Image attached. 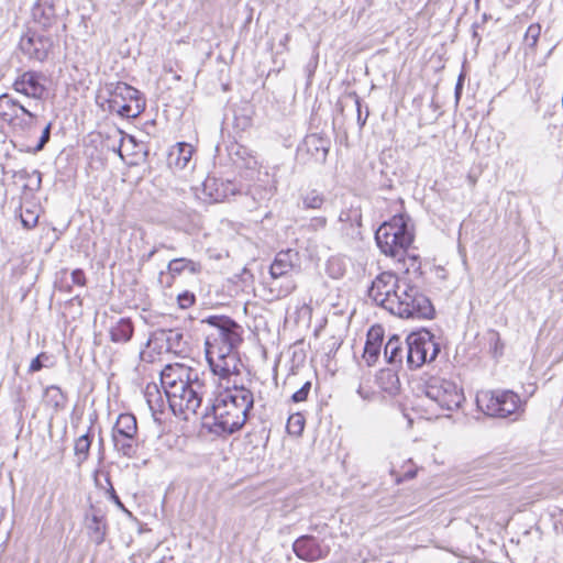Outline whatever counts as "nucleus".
I'll return each instance as SVG.
<instances>
[{
  "label": "nucleus",
  "mask_w": 563,
  "mask_h": 563,
  "mask_svg": "<svg viewBox=\"0 0 563 563\" xmlns=\"http://www.w3.org/2000/svg\"><path fill=\"white\" fill-rule=\"evenodd\" d=\"M210 327L206 336V357L214 375L229 378L240 372L235 350L242 343L243 328L228 316H209L201 320Z\"/></svg>",
  "instance_id": "obj_1"
},
{
  "label": "nucleus",
  "mask_w": 563,
  "mask_h": 563,
  "mask_svg": "<svg viewBox=\"0 0 563 563\" xmlns=\"http://www.w3.org/2000/svg\"><path fill=\"white\" fill-rule=\"evenodd\" d=\"M169 408L175 416L189 420L197 413L208 393V387L197 369L183 364H168L161 372Z\"/></svg>",
  "instance_id": "obj_2"
},
{
  "label": "nucleus",
  "mask_w": 563,
  "mask_h": 563,
  "mask_svg": "<svg viewBox=\"0 0 563 563\" xmlns=\"http://www.w3.org/2000/svg\"><path fill=\"white\" fill-rule=\"evenodd\" d=\"M253 405V393L234 384L216 396L202 416L203 426L217 435L232 434L245 424Z\"/></svg>",
  "instance_id": "obj_3"
},
{
  "label": "nucleus",
  "mask_w": 563,
  "mask_h": 563,
  "mask_svg": "<svg viewBox=\"0 0 563 563\" xmlns=\"http://www.w3.org/2000/svg\"><path fill=\"white\" fill-rule=\"evenodd\" d=\"M464 400L463 390L452 380L442 377H431L424 386V397L421 405L431 410L428 419L439 417L440 411H453L460 408Z\"/></svg>",
  "instance_id": "obj_4"
},
{
  "label": "nucleus",
  "mask_w": 563,
  "mask_h": 563,
  "mask_svg": "<svg viewBox=\"0 0 563 563\" xmlns=\"http://www.w3.org/2000/svg\"><path fill=\"white\" fill-rule=\"evenodd\" d=\"M375 240L384 254L400 262L412 243L413 235L408 229L405 217L395 216L377 229Z\"/></svg>",
  "instance_id": "obj_5"
},
{
  "label": "nucleus",
  "mask_w": 563,
  "mask_h": 563,
  "mask_svg": "<svg viewBox=\"0 0 563 563\" xmlns=\"http://www.w3.org/2000/svg\"><path fill=\"white\" fill-rule=\"evenodd\" d=\"M434 309L427 296L417 286L411 285L406 278L400 282L398 298L393 314L400 318L430 319Z\"/></svg>",
  "instance_id": "obj_6"
},
{
  "label": "nucleus",
  "mask_w": 563,
  "mask_h": 563,
  "mask_svg": "<svg viewBox=\"0 0 563 563\" xmlns=\"http://www.w3.org/2000/svg\"><path fill=\"white\" fill-rule=\"evenodd\" d=\"M109 93V109L119 115L128 119L139 117L145 109V102L141 92L122 81L110 82L106 85Z\"/></svg>",
  "instance_id": "obj_7"
},
{
  "label": "nucleus",
  "mask_w": 563,
  "mask_h": 563,
  "mask_svg": "<svg viewBox=\"0 0 563 563\" xmlns=\"http://www.w3.org/2000/svg\"><path fill=\"white\" fill-rule=\"evenodd\" d=\"M111 440L115 452L126 459L137 456L140 441L136 418L132 413L119 415L112 428Z\"/></svg>",
  "instance_id": "obj_8"
},
{
  "label": "nucleus",
  "mask_w": 563,
  "mask_h": 563,
  "mask_svg": "<svg viewBox=\"0 0 563 563\" xmlns=\"http://www.w3.org/2000/svg\"><path fill=\"white\" fill-rule=\"evenodd\" d=\"M440 352V345L429 331L411 333L406 340V363L408 368L416 369L424 363L433 361Z\"/></svg>",
  "instance_id": "obj_9"
},
{
  "label": "nucleus",
  "mask_w": 563,
  "mask_h": 563,
  "mask_svg": "<svg viewBox=\"0 0 563 563\" xmlns=\"http://www.w3.org/2000/svg\"><path fill=\"white\" fill-rule=\"evenodd\" d=\"M477 406L485 415L506 418L520 408V397L511 390L485 391L477 395Z\"/></svg>",
  "instance_id": "obj_10"
},
{
  "label": "nucleus",
  "mask_w": 563,
  "mask_h": 563,
  "mask_svg": "<svg viewBox=\"0 0 563 563\" xmlns=\"http://www.w3.org/2000/svg\"><path fill=\"white\" fill-rule=\"evenodd\" d=\"M404 278H398L390 272L380 273L372 282L368 289V297L377 305L393 313L394 307L398 298L400 282Z\"/></svg>",
  "instance_id": "obj_11"
},
{
  "label": "nucleus",
  "mask_w": 563,
  "mask_h": 563,
  "mask_svg": "<svg viewBox=\"0 0 563 563\" xmlns=\"http://www.w3.org/2000/svg\"><path fill=\"white\" fill-rule=\"evenodd\" d=\"M19 47L29 59L43 62L53 47V40L49 35L29 30L21 36Z\"/></svg>",
  "instance_id": "obj_12"
},
{
  "label": "nucleus",
  "mask_w": 563,
  "mask_h": 563,
  "mask_svg": "<svg viewBox=\"0 0 563 563\" xmlns=\"http://www.w3.org/2000/svg\"><path fill=\"white\" fill-rule=\"evenodd\" d=\"M292 550L297 558L307 562L324 559L330 553V547L313 536H301L296 539Z\"/></svg>",
  "instance_id": "obj_13"
},
{
  "label": "nucleus",
  "mask_w": 563,
  "mask_h": 563,
  "mask_svg": "<svg viewBox=\"0 0 563 563\" xmlns=\"http://www.w3.org/2000/svg\"><path fill=\"white\" fill-rule=\"evenodd\" d=\"M42 79L41 73L34 70L23 71L14 79L12 88L26 98L41 100L46 92Z\"/></svg>",
  "instance_id": "obj_14"
},
{
  "label": "nucleus",
  "mask_w": 563,
  "mask_h": 563,
  "mask_svg": "<svg viewBox=\"0 0 563 563\" xmlns=\"http://www.w3.org/2000/svg\"><path fill=\"white\" fill-rule=\"evenodd\" d=\"M236 186L230 180L208 177L202 184V194L210 202H220L234 196Z\"/></svg>",
  "instance_id": "obj_15"
},
{
  "label": "nucleus",
  "mask_w": 563,
  "mask_h": 563,
  "mask_svg": "<svg viewBox=\"0 0 563 563\" xmlns=\"http://www.w3.org/2000/svg\"><path fill=\"white\" fill-rule=\"evenodd\" d=\"M298 261V252L288 249L276 254L269 266V274L273 279L286 277L295 267Z\"/></svg>",
  "instance_id": "obj_16"
},
{
  "label": "nucleus",
  "mask_w": 563,
  "mask_h": 563,
  "mask_svg": "<svg viewBox=\"0 0 563 563\" xmlns=\"http://www.w3.org/2000/svg\"><path fill=\"white\" fill-rule=\"evenodd\" d=\"M303 148L318 163H324L330 148V141L317 133L309 134L303 140Z\"/></svg>",
  "instance_id": "obj_17"
},
{
  "label": "nucleus",
  "mask_w": 563,
  "mask_h": 563,
  "mask_svg": "<svg viewBox=\"0 0 563 563\" xmlns=\"http://www.w3.org/2000/svg\"><path fill=\"white\" fill-rule=\"evenodd\" d=\"M34 21L44 30L51 29L57 22L55 7L47 0H40L33 8Z\"/></svg>",
  "instance_id": "obj_18"
},
{
  "label": "nucleus",
  "mask_w": 563,
  "mask_h": 563,
  "mask_svg": "<svg viewBox=\"0 0 563 563\" xmlns=\"http://www.w3.org/2000/svg\"><path fill=\"white\" fill-rule=\"evenodd\" d=\"M38 123L37 114L30 111L25 106L20 113L11 121L9 126L16 133L30 135Z\"/></svg>",
  "instance_id": "obj_19"
},
{
  "label": "nucleus",
  "mask_w": 563,
  "mask_h": 563,
  "mask_svg": "<svg viewBox=\"0 0 563 563\" xmlns=\"http://www.w3.org/2000/svg\"><path fill=\"white\" fill-rule=\"evenodd\" d=\"M134 333V325L130 318H119L109 328L110 340L113 343H128Z\"/></svg>",
  "instance_id": "obj_20"
},
{
  "label": "nucleus",
  "mask_w": 563,
  "mask_h": 563,
  "mask_svg": "<svg viewBox=\"0 0 563 563\" xmlns=\"http://www.w3.org/2000/svg\"><path fill=\"white\" fill-rule=\"evenodd\" d=\"M339 221L343 224L342 230H344L346 234L352 236L360 234L358 229L362 225L361 208L351 206L350 208L342 210L339 214Z\"/></svg>",
  "instance_id": "obj_21"
},
{
  "label": "nucleus",
  "mask_w": 563,
  "mask_h": 563,
  "mask_svg": "<svg viewBox=\"0 0 563 563\" xmlns=\"http://www.w3.org/2000/svg\"><path fill=\"white\" fill-rule=\"evenodd\" d=\"M276 185L274 183H263L262 180L252 185L246 196L251 197L254 202V207L266 205L275 195Z\"/></svg>",
  "instance_id": "obj_22"
},
{
  "label": "nucleus",
  "mask_w": 563,
  "mask_h": 563,
  "mask_svg": "<svg viewBox=\"0 0 563 563\" xmlns=\"http://www.w3.org/2000/svg\"><path fill=\"white\" fill-rule=\"evenodd\" d=\"M25 104L10 93L0 95V120L8 123L22 111Z\"/></svg>",
  "instance_id": "obj_23"
},
{
  "label": "nucleus",
  "mask_w": 563,
  "mask_h": 563,
  "mask_svg": "<svg viewBox=\"0 0 563 563\" xmlns=\"http://www.w3.org/2000/svg\"><path fill=\"white\" fill-rule=\"evenodd\" d=\"M384 357L390 365H401L406 357V343L404 344L399 336L393 335L385 344Z\"/></svg>",
  "instance_id": "obj_24"
},
{
  "label": "nucleus",
  "mask_w": 563,
  "mask_h": 563,
  "mask_svg": "<svg viewBox=\"0 0 563 563\" xmlns=\"http://www.w3.org/2000/svg\"><path fill=\"white\" fill-rule=\"evenodd\" d=\"M87 528L89 530L90 539L96 544H101L104 541L107 532V523L103 514L100 510H92L91 517L88 518Z\"/></svg>",
  "instance_id": "obj_25"
},
{
  "label": "nucleus",
  "mask_w": 563,
  "mask_h": 563,
  "mask_svg": "<svg viewBox=\"0 0 563 563\" xmlns=\"http://www.w3.org/2000/svg\"><path fill=\"white\" fill-rule=\"evenodd\" d=\"M376 384L378 387L390 396L396 395L400 389V380L396 372L393 369H380L376 375Z\"/></svg>",
  "instance_id": "obj_26"
},
{
  "label": "nucleus",
  "mask_w": 563,
  "mask_h": 563,
  "mask_svg": "<svg viewBox=\"0 0 563 563\" xmlns=\"http://www.w3.org/2000/svg\"><path fill=\"white\" fill-rule=\"evenodd\" d=\"M67 395L57 385H51L44 390V402L55 412L62 411L67 406Z\"/></svg>",
  "instance_id": "obj_27"
},
{
  "label": "nucleus",
  "mask_w": 563,
  "mask_h": 563,
  "mask_svg": "<svg viewBox=\"0 0 563 563\" xmlns=\"http://www.w3.org/2000/svg\"><path fill=\"white\" fill-rule=\"evenodd\" d=\"M167 269L172 276H178L185 271H188L192 275L199 274L202 267L199 262H195L192 260L185 257H179L172 260L167 265Z\"/></svg>",
  "instance_id": "obj_28"
},
{
  "label": "nucleus",
  "mask_w": 563,
  "mask_h": 563,
  "mask_svg": "<svg viewBox=\"0 0 563 563\" xmlns=\"http://www.w3.org/2000/svg\"><path fill=\"white\" fill-rule=\"evenodd\" d=\"M192 155V147L187 143H178L172 148L168 155L169 165L177 168H185Z\"/></svg>",
  "instance_id": "obj_29"
},
{
  "label": "nucleus",
  "mask_w": 563,
  "mask_h": 563,
  "mask_svg": "<svg viewBox=\"0 0 563 563\" xmlns=\"http://www.w3.org/2000/svg\"><path fill=\"white\" fill-rule=\"evenodd\" d=\"M144 397L150 409L153 412L162 411L164 406V399L162 393L156 384H148L144 391Z\"/></svg>",
  "instance_id": "obj_30"
},
{
  "label": "nucleus",
  "mask_w": 563,
  "mask_h": 563,
  "mask_svg": "<svg viewBox=\"0 0 563 563\" xmlns=\"http://www.w3.org/2000/svg\"><path fill=\"white\" fill-rule=\"evenodd\" d=\"M325 200L327 199L323 194L312 189L301 195V207L305 210H320L325 203Z\"/></svg>",
  "instance_id": "obj_31"
},
{
  "label": "nucleus",
  "mask_w": 563,
  "mask_h": 563,
  "mask_svg": "<svg viewBox=\"0 0 563 563\" xmlns=\"http://www.w3.org/2000/svg\"><path fill=\"white\" fill-rule=\"evenodd\" d=\"M91 438L88 432L76 440L74 450L78 464L84 463L88 459Z\"/></svg>",
  "instance_id": "obj_32"
},
{
  "label": "nucleus",
  "mask_w": 563,
  "mask_h": 563,
  "mask_svg": "<svg viewBox=\"0 0 563 563\" xmlns=\"http://www.w3.org/2000/svg\"><path fill=\"white\" fill-rule=\"evenodd\" d=\"M16 177L24 180H31V178H34V185L25 184L24 188L37 191L41 188L42 184V174L38 170H32L29 172L26 169H21L15 174Z\"/></svg>",
  "instance_id": "obj_33"
},
{
  "label": "nucleus",
  "mask_w": 563,
  "mask_h": 563,
  "mask_svg": "<svg viewBox=\"0 0 563 563\" xmlns=\"http://www.w3.org/2000/svg\"><path fill=\"white\" fill-rule=\"evenodd\" d=\"M162 334L167 343V350L177 351L181 349L184 334L177 330L163 331Z\"/></svg>",
  "instance_id": "obj_34"
},
{
  "label": "nucleus",
  "mask_w": 563,
  "mask_h": 563,
  "mask_svg": "<svg viewBox=\"0 0 563 563\" xmlns=\"http://www.w3.org/2000/svg\"><path fill=\"white\" fill-rule=\"evenodd\" d=\"M540 34H541L540 24H538V23L530 24L525 34V38H523L525 44L529 48L534 49L538 44Z\"/></svg>",
  "instance_id": "obj_35"
},
{
  "label": "nucleus",
  "mask_w": 563,
  "mask_h": 563,
  "mask_svg": "<svg viewBox=\"0 0 563 563\" xmlns=\"http://www.w3.org/2000/svg\"><path fill=\"white\" fill-rule=\"evenodd\" d=\"M327 273L332 278H341L345 274L343 261L339 257H331L327 263Z\"/></svg>",
  "instance_id": "obj_36"
},
{
  "label": "nucleus",
  "mask_w": 563,
  "mask_h": 563,
  "mask_svg": "<svg viewBox=\"0 0 563 563\" xmlns=\"http://www.w3.org/2000/svg\"><path fill=\"white\" fill-rule=\"evenodd\" d=\"M382 346L373 343H365L363 358L368 366H373L379 358Z\"/></svg>",
  "instance_id": "obj_37"
},
{
  "label": "nucleus",
  "mask_w": 563,
  "mask_h": 563,
  "mask_svg": "<svg viewBox=\"0 0 563 563\" xmlns=\"http://www.w3.org/2000/svg\"><path fill=\"white\" fill-rule=\"evenodd\" d=\"M488 341L490 345V350L495 357L500 356L504 350V343L501 342L500 335L495 330L488 331Z\"/></svg>",
  "instance_id": "obj_38"
},
{
  "label": "nucleus",
  "mask_w": 563,
  "mask_h": 563,
  "mask_svg": "<svg viewBox=\"0 0 563 563\" xmlns=\"http://www.w3.org/2000/svg\"><path fill=\"white\" fill-rule=\"evenodd\" d=\"M305 427L303 417L300 413H296L288 419L287 430L291 434L299 435Z\"/></svg>",
  "instance_id": "obj_39"
},
{
  "label": "nucleus",
  "mask_w": 563,
  "mask_h": 563,
  "mask_svg": "<svg viewBox=\"0 0 563 563\" xmlns=\"http://www.w3.org/2000/svg\"><path fill=\"white\" fill-rule=\"evenodd\" d=\"M383 340H384V331H383L382 327L376 325V327H372L368 330L365 343H373V344L375 343V344L382 346Z\"/></svg>",
  "instance_id": "obj_40"
},
{
  "label": "nucleus",
  "mask_w": 563,
  "mask_h": 563,
  "mask_svg": "<svg viewBox=\"0 0 563 563\" xmlns=\"http://www.w3.org/2000/svg\"><path fill=\"white\" fill-rule=\"evenodd\" d=\"M353 98H354V102H355L356 111H357V124L362 129L365 125L366 121H367V118L369 115V111L366 108L365 113L363 114L362 103H361L360 97L356 93H353Z\"/></svg>",
  "instance_id": "obj_41"
},
{
  "label": "nucleus",
  "mask_w": 563,
  "mask_h": 563,
  "mask_svg": "<svg viewBox=\"0 0 563 563\" xmlns=\"http://www.w3.org/2000/svg\"><path fill=\"white\" fill-rule=\"evenodd\" d=\"M311 389V382H306L296 393L292 394L291 400L294 402H302L307 400Z\"/></svg>",
  "instance_id": "obj_42"
},
{
  "label": "nucleus",
  "mask_w": 563,
  "mask_h": 563,
  "mask_svg": "<svg viewBox=\"0 0 563 563\" xmlns=\"http://www.w3.org/2000/svg\"><path fill=\"white\" fill-rule=\"evenodd\" d=\"M38 217L31 210H25L21 214V222L24 228L32 229L36 225Z\"/></svg>",
  "instance_id": "obj_43"
},
{
  "label": "nucleus",
  "mask_w": 563,
  "mask_h": 563,
  "mask_svg": "<svg viewBox=\"0 0 563 563\" xmlns=\"http://www.w3.org/2000/svg\"><path fill=\"white\" fill-rule=\"evenodd\" d=\"M328 220L323 216L313 217L309 220L307 229L309 231L323 230L327 227Z\"/></svg>",
  "instance_id": "obj_44"
},
{
  "label": "nucleus",
  "mask_w": 563,
  "mask_h": 563,
  "mask_svg": "<svg viewBox=\"0 0 563 563\" xmlns=\"http://www.w3.org/2000/svg\"><path fill=\"white\" fill-rule=\"evenodd\" d=\"M51 130H52V122H48L42 131V135L40 137L38 143L36 144V146L33 150L34 153L40 152L44 148L46 143L49 141Z\"/></svg>",
  "instance_id": "obj_45"
},
{
  "label": "nucleus",
  "mask_w": 563,
  "mask_h": 563,
  "mask_svg": "<svg viewBox=\"0 0 563 563\" xmlns=\"http://www.w3.org/2000/svg\"><path fill=\"white\" fill-rule=\"evenodd\" d=\"M177 301L180 308L187 309L195 303L196 297L190 291H184L183 294L178 295Z\"/></svg>",
  "instance_id": "obj_46"
},
{
  "label": "nucleus",
  "mask_w": 563,
  "mask_h": 563,
  "mask_svg": "<svg viewBox=\"0 0 563 563\" xmlns=\"http://www.w3.org/2000/svg\"><path fill=\"white\" fill-rule=\"evenodd\" d=\"M47 360H48V356L46 353L38 354L35 358L32 360L30 367H29V372L35 373V372L41 371L44 367L43 361H47Z\"/></svg>",
  "instance_id": "obj_47"
},
{
  "label": "nucleus",
  "mask_w": 563,
  "mask_h": 563,
  "mask_svg": "<svg viewBox=\"0 0 563 563\" xmlns=\"http://www.w3.org/2000/svg\"><path fill=\"white\" fill-rule=\"evenodd\" d=\"M71 282L78 286H84L86 284V277L82 269H74L71 272Z\"/></svg>",
  "instance_id": "obj_48"
},
{
  "label": "nucleus",
  "mask_w": 563,
  "mask_h": 563,
  "mask_svg": "<svg viewBox=\"0 0 563 563\" xmlns=\"http://www.w3.org/2000/svg\"><path fill=\"white\" fill-rule=\"evenodd\" d=\"M357 394L364 400L372 399V397L374 395V393L369 388H365L363 385H360V387L357 389Z\"/></svg>",
  "instance_id": "obj_49"
},
{
  "label": "nucleus",
  "mask_w": 563,
  "mask_h": 563,
  "mask_svg": "<svg viewBox=\"0 0 563 563\" xmlns=\"http://www.w3.org/2000/svg\"><path fill=\"white\" fill-rule=\"evenodd\" d=\"M108 483L110 485V489H109V496H110V499L115 504L118 505L120 508H124L123 504L121 503L119 496L117 495L112 484L110 483V481L108 479Z\"/></svg>",
  "instance_id": "obj_50"
},
{
  "label": "nucleus",
  "mask_w": 563,
  "mask_h": 563,
  "mask_svg": "<svg viewBox=\"0 0 563 563\" xmlns=\"http://www.w3.org/2000/svg\"><path fill=\"white\" fill-rule=\"evenodd\" d=\"M159 247H164V249H168V250H174L173 246H167L165 244H159ZM158 250V246H155L153 250H151L146 255L143 256V258L145 261H150L154 255L155 253L157 252Z\"/></svg>",
  "instance_id": "obj_51"
},
{
  "label": "nucleus",
  "mask_w": 563,
  "mask_h": 563,
  "mask_svg": "<svg viewBox=\"0 0 563 563\" xmlns=\"http://www.w3.org/2000/svg\"><path fill=\"white\" fill-rule=\"evenodd\" d=\"M253 164L255 165V164H256V161H255L253 157H250V158L246 161L245 166H246V167H249V168H251Z\"/></svg>",
  "instance_id": "obj_52"
},
{
  "label": "nucleus",
  "mask_w": 563,
  "mask_h": 563,
  "mask_svg": "<svg viewBox=\"0 0 563 563\" xmlns=\"http://www.w3.org/2000/svg\"><path fill=\"white\" fill-rule=\"evenodd\" d=\"M460 89H461V79L459 80L457 85H456V88H455V93L456 96H459L460 93Z\"/></svg>",
  "instance_id": "obj_53"
},
{
  "label": "nucleus",
  "mask_w": 563,
  "mask_h": 563,
  "mask_svg": "<svg viewBox=\"0 0 563 563\" xmlns=\"http://www.w3.org/2000/svg\"><path fill=\"white\" fill-rule=\"evenodd\" d=\"M294 288H295V286H294V285H289V286L287 287V289L285 290V295H287V294H288L290 290H292Z\"/></svg>",
  "instance_id": "obj_54"
},
{
  "label": "nucleus",
  "mask_w": 563,
  "mask_h": 563,
  "mask_svg": "<svg viewBox=\"0 0 563 563\" xmlns=\"http://www.w3.org/2000/svg\"><path fill=\"white\" fill-rule=\"evenodd\" d=\"M241 150H242L244 153L246 152V148H244V147H239L235 154H236V155H240V151H241Z\"/></svg>",
  "instance_id": "obj_55"
},
{
  "label": "nucleus",
  "mask_w": 563,
  "mask_h": 563,
  "mask_svg": "<svg viewBox=\"0 0 563 563\" xmlns=\"http://www.w3.org/2000/svg\"><path fill=\"white\" fill-rule=\"evenodd\" d=\"M117 152H118V154L120 155V157H123V156H122V153H121V145L119 146V148H118V151H117Z\"/></svg>",
  "instance_id": "obj_56"
},
{
  "label": "nucleus",
  "mask_w": 563,
  "mask_h": 563,
  "mask_svg": "<svg viewBox=\"0 0 563 563\" xmlns=\"http://www.w3.org/2000/svg\"><path fill=\"white\" fill-rule=\"evenodd\" d=\"M29 185H34V178H31V180H29L27 183Z\"/></svg>",
  "instance_id": "obj_57"
},
{
  "label": "nucleus",
  "mask_w": 563,
  "mask_h": 563,
  "mask_svg": "<svg viewBox=\"0 0 563 563\" xmlns=\"http://www.w3.org/2000/svg\"><path fill=\"white\" fill-rule=\"evenodd\" d=\"M285 40H286V41H288V40H289V35H288V34H286V35H285Z\"/></svg>",
  "instance_id": "obj_58"
}]
</instances>
